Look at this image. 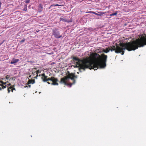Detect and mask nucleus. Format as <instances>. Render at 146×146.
Instances as JSON below:
<instances>
[{"instance_id":"4be33fe9","label":"nucleus","mask_w":146,"mask_h":146,"mask_svg":"<svg viewBox=\"0 0 146 146\" xmlns=\"http://www.w3.org/2000/svg\"><path fill=\"white\" fill-rule=\"evenodd\" d=\"M3 82L2 81H0V84L1 83H3Z\"/></svg>"},{"instance_id":"423d86ee","label":"nucleus","mask_w":146,"mask_h":146,"mask_svg":"<svg viewBox=\"0 0 146 146\" xmlns=\"http://www.w3.org/2000/svg\"><path fill=\"white\" fill-rule=\"evenodd\" d=\"M90 13H91L94 14L97 16H100L103 15V14L104 13L101 11L98 12V13H96V12L94 11H90Z\"/></svg>"},{"instance_id":"c756f323","label":"nucleus","mask_w":146,"mask_h":146,"mask_svg":"<svg viewBox=\"0 0 146 146\" xmlns=\"http://www.w3.org/2000/svg\"><path fill=\"white\" fill-rule=\"evenodd\" d=\"M28 7H30V6H29Z\"/></svg>"},{"instance_id":"ddd939ff","label":"nucleus","mask_w":146,"mask_h":146,"mask_svg":"<svg viewBox=\"0 0 146 146\" xmlns=\"http://www.w3.org/2000/svg\"><path fill=\"white\" fill-rule=\"evenodd\" d=\"M3 83H1L2 84H0V86H3L2 88L3 89L5 88H6V86H3V85L5 84H6V82H5V83L3 82Z\"/></svg>"},{"instance_id":"5701e85b","label":"nucleus","mask_w":146,"mask_h":146,"mask_svg":"<svg viewBox=\"0 0 146 146\" xmlns=\"http://www.w3.org/2000/svg\"><path fill=\"white\" fill-rule=\"evenodd\" d=\"M48 84H50V82H48Z\"/></svg>"},{"instance_id":"c85d7f7f","label":"nucleus","mask_w":146,"mask_h":146,"mask_svg":"<svg viewBox=\"0 0 146 146\" xmlns=\"http://www.w3.org/2000/svg\"><path fill=\"white\" fill-rule=\"evenodd\" d=\"M27 87V86L25 87Z\"/></svg>"},{"instance_id":"f3484780","label":"nucleus","mask_w":146,"mask_h":146,"mask_svg":"<svg viewBox=\"0 0 146 146\" xmlns=\"http://www.w3.org/2000/svg\"><path fill=\"white\" fill-rule=\"evenodd\" d=\"M25 39H23L22 40L20 41V42H21V43H22V42H25Z\"/></svg>"},{"instance_id":"a878e982","label":"nucleus","mask_w":146,"mask_h":146,"mask_svg":"<svg viewBox=\"0 0 146 146\" xmlns=\"http://www.w3.org/2000/svg\"><path fill=\"white\" fill-rule=\"evenodd\" d=\"M88 29L89 30H91V29H90V28H88Z\"/></svg>"},{"instance_id":"b1692460","label":"nucleus","mask_w":146,"mask_h":146,"mask_svg":"<svg viewBox=\"0 0 146 146\" xmlns=\"http://www.w3.org/2000/svg\"><path fill=\"white\" fill-rule=\"evenodd\" d=\"M2 88L0 87V90H1Z\"/></svg>"},{"instance_id":"f03ea898","label":"nucleus","mask_w":146,"mask_h":146,"mask_svg":"<svg viewBox=\"0 0 146 146\" xmlns=\"http://www.w3.org/2000/svg\"><path fill=\"white\" fill-rule=\"evenodd\" d=\"M95 61H91L88 59H84L81 61L78 64L80 72L82 69L84 71L86 68L90 69H94L97 70L99 68L101 69L104 68L106 66V62L107 56L104 54L102 55L101 58Z\"/></svg>"},{"instance_id":"cd10ccee","label":"nucleus","mask_w":146,"mask_h":146,"mask_svg":"<svg viewBox=\"0 0 146 146\" xmlns=\"http://www.w3.org/2000/svg\"><path fill=\"white\" fill-rule=\"evenodd\" d=\"M37 76H38V75H37V76H36V78H37V77H37Z\"/></svg>"},{"instance_id":"0eeeda50","label":"nucleus","mask_w":146,"mask_h":146,"mask_svg":"<svg viewBox=\"0 0 146 146\" xmlns=\"http://www.w3.org/2000/svg\"><path fill=\"white\" fill-rule=\"evenodd\" d=\"M19 60V59H15V58H13L10 62L11 64H15Z\"/></svg>"},{"instance_id":"dca6fc26","label":"nucleus","mask_w":146,"mask_h":146,"mask_svg":"<svg viewBox=\"0 0 146 146\" xmlns=\"http://www.w3.org/2000/svg\"><path fill=\"white\" fill-rule=\"evenodd\" d=\"M30 0H25V1L26 3H30Z\"/></svg>"},{"instance_id":"7c9ffc66","label":"nucleus","mask_w":146,"mask_h":146,"mask_svg":"<svg viewBox=\"0 0 146 146\" xmlns=\"http://www.w3.org/2000/svg\"><path fill=\"white\" fill-rule=\"evenodd\" d=\"M0 36H1V35H0Z\"/></svg>"},{"instance_id":"1a4fd4ad","label":"nucleus","mask_w":146,"mask_h":146,"mask_svg":"<svg viewBox=\"0 0 146 146\" xmlns=\"http://www.w3.org/2000/svg\"><path fill=\"white\" fill-rule=\"evenodd\" d=\"M43 9L42 5L41 4H39L38 5V9L39 10L41 11H42Z\"/></svg>"},{"instance_id":"20e7f679","label":"nucleus","mask_w":146,"mask_h":146,"mask_svg":"<svg viewBox=\"0 0 146 146\" xmlns=\"http://www.w3.org/2000/svg\"><path fill=\"white\" fill-rule=\"evenodd\" d=\"M42 77H41V79L43 82H46L47 81L50 80L52 82L51 84V85H58V84L57 82L58 81V80L57 78H55L53 77L47 78L48 76H45L44 73L42 74Z\"/></svg>"},{"instance_id":"39448f33","label":"nucleus","mask_w":146,"mask_h":146,"mask_svg":"<svg viewBox=\"0 0 146 146\" xmlns=\"http://www.w3.org/2000/svg\"><path fill=\"white\" fill-rule=\"evenodd\" d=\"M52 34L56 38H59L62 37V36L60 35L58 29H54L52 30Z\"/></svg>"},{"instance_id":"f8f14e48","label":"nucleus","mask_w":146,"mask_h":146,"mask_svg":"<svg viewBox=\"0 0 146 146\" xmlns=\"http://www.w3.org/2000/svg\"><path fill=\"white\" fill-rule=\"evenodd\" d=\"M117 12H118V11H116L114 13H111V14H110V16H113L116 15H117Z\"/></svg>"},{"instance_id":"aec40b11","label":"nucleus","mask_w":146,"mask_h":146,"mask_svg":"<svg viewBox=\"0 0 146 146\" xmlns=\"http://www.w3.org/2000/svg\"><path fill=\"white\" fill-rule=\"evenodd\" d=\"M53 5H51V6H50V7H49V9H51V8L52 7H54V6H53Z\"/></svg>"},{"instance_id":"4468645a","label":"nucleus","mask_w":146,"mask_h":146,"mask_svg":"<svg viewBox=\"0 0 146 146\" xmlns=\"http://www.w3.org/2000/svg\"><path fill=\"white\" fill-rule=\"evenodd\" d=\"M73 59L74 60L76 61H77V62H79V59H78V58H77L75 57H73Z\"/></svg>"},{"instance_id":"393cba45","label":"nucleus","mask_w":146,"mask_h":146,"mask_svg":"<svg viewBox=\"0 0 146 146\" xmlns=\"http://www.w3.org/2000/svg\"><path fill=\"white\" fill-rule=\"evenodd\" d=\"M29 88H30L31 87V85H29Z\"/></svg>"},{"instance_id":"a211bd4d","label":"nucleus","mask_w":146,"mask_h":146,"mask_svg":"<svg viewBox=\"0 0 146 146\" xmlns=\"http://www.w3.org/2000/svg\"><path fill=\"white\" fill-rule=\"evenodd\" d=\"M54 6H62V5H59L58 4H56V5H54Z\"/></svg>"},{"instance_id":"9d476101","label":"nucleus","mask_w":146,"mask_h":146,"mask_svg":"<svg viewBox=\"0 0 146 146\" xmlns=\"http://www.w3.org/2000/svg\"><path fill=\"white\" fill-rule=\"evenodd\" d=\"M28 82L29 84H33L35 83V80H29L28 81Z\"/></svg>"},{"instance_id":"6ab92c4d","label":"nucleus","mask_w":146,"mask_h":146,"mask_svg":"<svg viewBox=\"0 0 146 146\" xmlns=\"http://www.w3.org/2000/svg\"><path fill=\"white\" fill-rule=\"evenodd\" d=\"M6 78L7 79H8L9 78V75H7L6 76Z\"/></svg>"},{"instance_id":"bb28decb","label":"nucleus","mask_w":146,"mask_h":146,"mask_svg":"<svg viewBox=\"0 0 146 146\" xmlns=\"http://www.w3.org/2000/svg\"><path fill=\"white\" fill-rule=\"evenodd\" d=\"M11 85V84H8V85H9V86L10 85Z\"/></svg>"},{"instance_id":"412c9836","label":"nucleus","mask_w":146,"mask_h":146,"mask_svg":"<svg viewBox=\"0 0 146 146\" xmlns=\"http://www.w3.org/2000/svg\"><path fill=\"white\" fill-rule=\"evenodd\" d=\"M29 62H30V63H33L34 62H33V61H29Z\"/></svg>"},{"instance_id":"2eb2a0df","label":"nucleus","mask_w":146,"mask_h":146,"mask_svg":"<svg viewBox=\"0 0 146 146\" xmlns=\"http://www.w3.org/2000/svg\"><path fill=\"white\" fill-rule=\"evenodd\" d=\"M24 9L23 10L25 11H26L27 10V5H24Z\"/></svg>"},{"instance_id":"9b49d317","label":"nucleus","mask_w":146,"mask_h":146,"mask_svg":"<svg viewBox=\"0 0 146 146\" xmlns=\"http://www.w3.org/2000/svg\"><path fill=\"white\" fill-rule=\"evenodd\" d=\"M60 21H64V22H68V23H69L70 22L69 21H68L66 20L65 19L63 18H60Z\"/></svg>"},{"instance_id":"7ed1b4c3","label":"nucleus","mask_w":146,"mask_h":146,"mask_svg":"<svg viewBox=\"0 0 146 146\" xmlns=\"http://www.w3.org/2000/svg\"><path fill=\"white\" fill-rule=\"evenodd\" d=\"M77 76L74 75L73 74L71 73L69 74L68 76L64 78H62L61 79L60 82L62 83H64L65 84H66L67 82L70 79L72 80L73 82V83H70V87H71L72 85L74 84L75 83V80L74 79V78H77Z\"/></svg>"},{"instance_id":"f257e3e1","label":"nucleus","mask_w":146,"mask_h":146,"mask_svg":"<svg viewBox=\"0 0 146 146\" xmlns=\"http://www.w3.org/2000/svg\"><path fill=\"white\" fill-rule=\"evenodd\" d=\"M146 45V35L142 36L140 38L138 39L136 41H134L132 42H128L123 45H121L120 46H117L116 47L113 46L111 48H107L104 50V52L107 53L109 52L110 50L111 52L115 51L116 53H119L122 52V55L124 54V50L126 49L129 51L131 50H135L138 47L144 46Z\"/></svg>"},{"instance_id":"6e6552de","label":"nucleus","mask_w":146,"mask_h":146,"mask_svg":"<svg viewBox=\"0 0 146 146\" xmlns=\"http://www.w3.org/2000/svg\"><path fill=\"white\" fill-rule=\"evenodd\" d=\"M8 88V93H9L10 91H11V90H10V89H11L12 90V92H13V90H15V88H13V86L12 85V86H11L10 88Z\"/></svg>"}]
</instances>
